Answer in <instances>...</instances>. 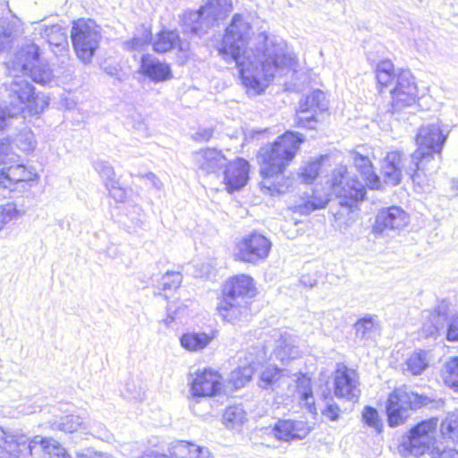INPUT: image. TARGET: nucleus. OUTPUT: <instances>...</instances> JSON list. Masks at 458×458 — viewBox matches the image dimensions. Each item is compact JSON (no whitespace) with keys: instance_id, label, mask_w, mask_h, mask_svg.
I'll list each match as a JSON object with an SVG mask.
<instances>
[{"instance_id":"24","label":"nucleus","mask_w":458,"mask_h":458,"mask_svg":"<svg viewBox=\"0 0 458 458\" xmlns=\"http://www.w3.org/2000/svg\"><path fill=\"white\" fill-rule=\"evenodd\" d=\"M140 71L143 75L156 83L172 78L170 66L150 55H142Z\"/></svg>"},{"instance_id":"19","label":"nucleus","mask_w":458,"mask_h":458,"mask_svg":"<svg viewBox=\"0 0 458 458\" xmlns=\"http://www.w3.org/2000/svg\"><path fill=\"white\" fill-rule=\"evenodd\" d=\"M217 310L224 320L232 324L248 321L250 317L249 301L231 296H223L217 305Z\"/></svg>"},{"instance_id":"52","label":"nucleus","mask_w":458,"mask_h":458,"mask_svg":"<svg viewBox=\"0 0 458 458\" xmlns=\"http://www.w3.org/2000/svg\"><path fill=\"white\" fill-rule=\"evenodd\" d=\"M329 199L327 196H312L310 197L302 207L301 212H312L316 209H320L326 207Z\"/></svg>"},{"instance_id":"18","label":"nucleus","mask_w":458,"mask_h":458,"mask_svg":"<svg viewBox=\"0 0 458 458\" xmlns=\"http://www.w3.org/2000/svg\"><path fill=\"white\" fill-rule=\"evenodd\" d=\"M335 394L349 401L357 399L360 394L359 380L355 370L338 368L335 373Z\"/></svg>"},{"instance_id":"45","label":"nucleus","mask_w":458,"mask_h":458,"mask_svg":"<svg viewBox=\"0 0 458 458\" xmlns=\"http://www.w3.org/2000/svg\"><path fill=\"white\" fill-rule=\"evenodd\" d=\"M195 444L187 441H177L169 446L170 458H190Z\"/></svg>"},{"instance_id":"34","label":"nucleus","mask_w":458,"mask_h":458,"mask_svg":"<svg viewBox=\"0 0 458 458\" xmlns=\"http://www.w3.org/2000/svg\"><path fill=\"white\" fill-rule=\"evenodd\" d=\"M213 340V335L204 332H190L180 338L181 345L190 352H199L207 347Z\"/></svg>"},{"instance_id":"12","label":"nucleus","mask_w":458,"mask_h":458,"mask_svg":"<svg viewBox=\"0 0 458 458\" xmlns=\"http://www.w3.org/2000/svg\"><path fill=\"white\" fill-rule=\"evenodd\" d=\"M11 92L19 100V106L13 108L17 114L27 110L31 115L38 114L48 106V98L44 94H36L35 88L25 80L13 81Z\"/></svg>"},{"instance_id":"26","label":"nucleus","mask_w":458,"mask_h":458,"mask_svg":"<svg viewBox=\"0 0 458 458\" xmlns=\"http://www.w3.org/2000/svg\"><path fill=\"white\" fill-rule=\"evenodd\" d=\"M36 443V439H33L27 445L26 441L21 438H17L16 436L5 431L0 427V450L3 453L2 458H7L5 454L10 457H17L24 451H29L32 454V444Z\"/></svg>"},{"instance_id":"50","label":"nucleus","mask_w":458,"mask_h":458,"mask_svg":"<svg viewBox=\"0 0 458 458\" xmlns=\"http://www.w3.org/2000/svg\"><path fill=\"white\" fill-rule=\"evenodd\" d=\"M441 431L451 438L458 437V414H449L441 423Z\"/></svg>"},{"instance_id":"54","label":"nucleus","mask_w":458,"mask_h":458,"mask_svg":"<svg viewBox=\"0 0 458 458\" xmlns=\"http://www.w3.org/2000/svg\"><path fill=\"white\" fill-rule=\"evenodd\" d=\"M106 188L108 191L110 197L113 198L116 202H123L125 200V190L120 187L118 181L107 182Z\"/></svg>"},{"instance_id":"3","label":"nucleus","mask_w":458,"mask_h":458,"mask_svg":"<svg viewBox=\"0 0 458 458\" xmlns=\"http://www.w3.org/2000/svg\"><path fill=\"white\" fill-rule=\"evenodd\" d=\"M304 138L298 132L286 131L273 143L262 147L258 154L260 165L261 190L269 195L284 193L292 185V179L284 172L294 158Z\"/></svg>"},{"instance_id":"16","label":"nucleus","mask_w":458,"mask_h":458,"mask_svg":"<svg viewBox=\"0 0 458 458\" xmlns=\"http://www.w3.org/2000/svg\"><path fill=\"white\" fill-rule=\"evenodd\" d=\"M327 109V100L325 93L319 89L314 90L300 101L296 123L300 126L314 129L316 123L314 114H312L310 116H304L303 114L310 112L316 113L318 110L325 111Z\"/></svg>"},{"instance_id":"62","label":"nucleus","mask_w":458,"mask_h":458,"mask_svg":"<svg viewBox=\"0 0 458 458\" xmlns=\"http://www.w3.org/2000/svg\"><path fill=\"white\" fill-rule=\"evenodd\" d=\"M317 283H318L317 279L309 275L302 276L299 280L300 285H301L303 288H306V289L313 288L314 286L317 285Z\"/></svg>"},{"instance_id":"41","label":"nucleus","mask_w":458,"mask_h":458,"mask_svg":"<svg viewBox=\"0 0 458 458\" xmlns=\"http://www.w3.org/2000/svg\"><path fill=\"white\" fill-rule=\"evenodd\" d=\"M223 420L227 428H234L246 421V412L239 405L230 406L225 409Z\"/></svg>"},{"instance_id":"38","label":"nucleus","mask_w":458,"mask_h":458,"mask_svg":"<svg viewBox=\"0 0 458 458\" xmlns=\"http://www.w3.org/2000/svg\"><path fill=\"white\" fill-rule=\"evenodd\" d=\"M54 428L66 433L76 431L85 432L88 429L87 423L82 418L77 415H66L62 417L60 421L54 423Z\"/></svg>"},{"instance_id":"15","label":"nucleus","mask_w":458,"mask_h":458,"mask_svg":"<svg viewBox=\"0 0 458 458\" xmlns=\"http://www.w3.org/2000/svg\"><path fill=\"white\" fill-rule=\"evenodd\" d=\"M209 5H203L199 10H187L180 17L185 33L201 37L214 25L215 16L210 14Z\"/></svg>"},{"instance_id":"6","label":"nucleus","mask_w":458,"mask_h":458,"mask_svg":"<svg viewBox=\"0 0 458 458\" xmlns=\"http://www.w3.org/2000/svg\"><path fill=\"white\" fill-rule=\"evenodd\" d=\"M71 39L76 56L89 64L102 39L101 28L93 20L80 19L72 23Z\"/></svg>"},{"instance_id":"57","label":"nucleus","mask_w":458,"mask_h":458,"mask_svg":"<svg viewBox=\"0 0 458 458\" xmlns=\"http://www.w3.org/2000/svg\"><path fill=\"white\" fill-rule=\"evenodd\" d=\"M340 413V407L332 400L328 401L325 408L321 411L322 416L331 421L337 420L339 419Z\"/></svg>"},{"instance_id":"30","label":"nucleus","mask_w":458,"mask_h":458,"mask_svg":"<svg viewBox=\"0 0 458 458\" xmlns=\"http://www.w3.org/2000/svg\"><path fill=\"white\" fill-rule=\"evenodd\" d=\"M355 337L367 341L375 337L380 331V322L376 315H365L354 324Z\"/></svg>"},{"instance_id":"37","label":"nucleus","mask_w":458,"mask_h":458,"mask_svg":"<svg viewBox=\"0 0 458 458\" xmlns=\"http://www.w3.org/2000/svg\"><path fill=\"white\" fill-rule=\"evenodd\" d=\"M440 377L445 386L458 392V357L450 358L444 363Z\"/></svg>"},{"instance_id":"31","label":"nucleus","mask_w":458,"mask_h":458,"mask_svg":"<svg viewBox=\"0 0 458 458\" xmlns=\"http://www.w3.org/2000/svg\"><path fill=\"white\" fill-rule=\"evenodd\" d=\"M21 33V21L17 18L0 21V53L7 50Z\"/></svg>"},{"instance_id":"20","label":"nucleus","mask_w":458,"mask_h":458,"mask_svg":"<svg viewBox=\"0 0 458 458\" xmlns=\"http://www.w3.org/2000/svg\"><path fill=\"white\" fill-rule=\"evenodd\" d=\"M174 48L178 49V58L183 64L191 54L190 43L181 40L177 31H161L153 41V49L157 53H166Z\"/></svg>"},{"instance_id":"64","label":"nucleus","mask_w":458,"mask_h":458,"mask_svg":"<svg viewBox=\"0 0 458 458\" xmlns=\"http://www.w3.org/2000/svg\"><path fill=\"white\" fill-rule=\"evenodd\" d=\"M105 72L113 77H115L118 75V71L115 67H106Z\"/></svg>"},{"instance_id":"8","label":"nucleus","mask_w":458,"mask_h":458,"mask_svg":"<svg viewBox=\"0 0 458 458\" xmlns=\"http://www.w3.org/2000/svg\"><path fill=\"white\" fill-rule=\"evenodd\" d=\"M333 191L339 199V204L348 208L362 200L366 189L362 182L348 176L344 166L338 167L332 174Z\"/></svg>"},{"instance_id":"21","label":"nucleus","mask_w":458,"mask_h":458,"mask_svg":"<svg viewBox=\"0 0 458 458\" xmlns=\"http://www.w3.org/2000/svg\"><path fill=\"white\" fill-rule=\"evenodd\" d=\"M250 165L243 158L228 163L224 171V182L228 191L242 189L249 180Z\"/></svg>"},{"instance_id":"1","label":"nucleus","mask_w":458,"mask_h":458,"mask_svg":"<svg viewBox=\"0 0 458 458\" xmlns=\"http://www.w3.org/2000/svg\"><path fill=\"white\" fill-rule=\"evenodd\" d=\"M251 26L242 15L234 14L225 30L218 53L226 62L237 64L242 85L250 95L261 94L270 81L294 65L281 38L259 33L251 38Z\"/></svg>"},{"instance_id":"44","label":"nucleus","mask_w":458,"mask_h":458,"mask_svg":"<svg viewBox=\"0 0 458 458\" xmlns=\"http://www.w3.org/2000/svg\"><path fill=\"white\" fill-rule=\"evenodd\" d=\"M15 140L17 147L24 153L32 152L37 145L34 133L28 129L21 131Z\"/></svg>"},{"instance_id":"29","label":"nucleus","mask_w":458,"mask_h":458,"mask_svg":"<svg viewBox=\"0 0 458 458\" xmlns=\"http://www.w3.org/2000/svg\"><path fill=\"white\" fill-rule=\"evenodd\" d=\"M274 355L276 360H281L283 363L299 357L300 349L296 344V339L287 333L281 334L280 338L276 342Z\"/></svg>"},{"instance_id":"49","label":"nucleus","mask_w":458,"mask_h":458,"mask_svg":"<svg viewBox=\"0 0 458 458\" xmlns=\"http://www.w3.org/2000/svg\"><path fill=\"white\" fill-rule=\"evenodd\" d=\"M321 164L318 160H313L306 164L300 173L301 181L305 183H311L318 174Z\"/></svg>"},{"instance_id":"51","label":"nucleus","mask_w":458,"mask_h":458,"mask_svg":"<svg viewBox=\"0 0 458 458\" xmlns=\"http://www.w3.org/2000/svg\"><path fill=\"white\" fill-rule=\"evenodd\" d=\"M95 170L98 173L100 177L103 179L105 182V186L107 185L109 182H115V172L114 168L105 161H98L95 163Z\"/></svg>"},{"instance_id":"23","label":"nucleus","mask_w":458,"mask_h":458,"mask_svg":"<svg viewBox=\"0 0 458 458\" xmlns=\"http://www.w3.org/2000/svg\"><path fill=\"white\" fill-rule=\"evenodd\" d=\"M254 292L253 279L249 276L240 275L226 281L223 288V296L248 301L254 295Z\"/></svg>"},{"instance_id":"25","label":"nucleus","mask_w":458,"mask_h":458,"mask_svg":"<svg viewBox=\"0 0 458 458\" xmlns=\"http://www.w3.org/2000/svg\"><path fill=\"white\" fill-rule=\"evenodd\" d=\"M275 437L283 441L303 439L310 428L304 421L292 420H279L273 428Z\"/></svg>"},{"instance_id":"55","label":"nucleus","mask_w":458,"mask_h":458,"mask_svg":"<svg viewBox=\"0 0 458 458\" xmlns=\"http://www.w3.org/2000/svg\"><path fill=\"white\" fill-rule=\"evenodd\" d=\"M17 112L8 107L0 106V131L5 130L12 124V121L16 118Z\"/></svg>"},{"instance_id":"53","label":"nucleus","mask_w":458,"mask_h":458,"mask_svg":"<svg viewBox=\"0 0 458 458\" xmlns=\"http://www.w3.org/2000/svg\"><path fill=\"white\" fill-rule=\"evenodd\" d=\"M164 290L176 289L180 286L182 276L179 272H167L162 278Z\"/></svg>"},{"instance_id":"36","label":"nucleus","mask_w":458,"mask_h":458,"mask_svg":"<svg viewBox=\"0 0 458 458\" xmlns=\"http://www.w3.org/2000/svg\"><path fill=\"white\" fill-rule=\"evenodd\" d=\"M296 389L300 399L309 409L310 412L316 413L315 400L313 397L310 378L305 375L297 377Z\"/></svg>"},{"instance_id":"28","label":"nucleus","mask_w":458,"mask_h":458,"mask_svg":"<svg viewBox=\"0 0 458 458\" xmlns=\"http://www.w3.org/2000/svg\"><path fill=\"white\" fill-rule=\"evenodd\" d=\"M351 157L355 167L366 181L367 186L371 189H377L380 185L379 177L374 172L369 158L358 150L352 151Z\"/></svg>"},{"instance_id":"61","label":"nucleus","mask_w":458,"mask_h":458,"mask_svg":"<svg viewBox=\"0 0 458 458\" xmlns=\"http://www.w3.org/2000/svg\"><path fill=\"white\" fill-rule=\"evenodd\" d=\"M141 178L149 182L151 186L157 190H160L163 187L162 182L157 178V176L153 173H147L145 174L140 175Z\"/></svg>"},{"instance_id":"4","label":"nucleus","mask_w":458,"mask_h":458,"mask_svg":"<svg viewBox=\"0 0 458 458\" xmlns=\"http://www.w3.org/2000/svg\"><path fill=\"white\" fill-rule=\"evenodd\" d=\"M7 68L14 73L29 76L38 84H47L52 81L53 72L49 65L39 61L38 47L34 43L27 44L6 62Z\"/></svg>"},{"instance_id":"43","label":"nucleus","mask_w":458,"mask_h":458,"mask_svg":"<svg viewBox=\"0 0 458 458\" xmlns=\"http://www.w3.org/2000/svg\"><path fill=\"white\" fill-rule=\"evenodd\" d=\"M362 422L369 428L374 429L377 433L383 430V421L377 409L371 406H365L361 412Z\"/></svg>"},{"instance_id":"27","label":"nucleus","mask_w":458,"mask_h":458,"mask_svg":"<svg viewBox=\"0 0 458 458\" xmlns=\"http://www.w3.org/2000/svg\"><path fill=\"white\" fill-rule=\"evenodd\" d=\"M432 360L433 354L430 350L416 349L407 357L403 373L411 376L421 375Z\"/></svg>"},{"instance_id":"42","label":"nucleus","mask_w":458,"mask_h":458,"mask_svg":"<svg viewBox=\"0 0 458 458\" xmlns=\"http://www.w3.org/2000/svg\"><path fill=\"white\" fill-rule=\"evenodd\" d=\"M24 215V212L18 209L14 202H7L0 205V230L7 224L16 221Z\"/></svg>"},{"instance_id":"47","label":"nucleus","mask_w":458,"mask_h":458,"mask_svg":"<svg viewBox=\"0 0 458 458\" xmlns=\"http://www.w3.org/2000/svg\"><path fill=\"white\" fill-rule=\"evenodd\" d=\"M150 31L145 30L140 37L124 41L123 47L127 51H141L150 42Z\"/></svg>"},{"instance_id":"60","label":"nucleus","mask_w":458,"mask_h":458,"mask_svg":"<svg viewBox=\"0 0 458 458\" xmlns=\"http://www.w3.org/2000/svg\"><path fill=\"white\" fill-rule=\"evenodd\" d=\"M213 129L212 128H203L199 129L194 136V139L199 141H208L213 136Z\"/></svg>"},{"instance_id":"17","label":"nucleus","mask_w":458,"mask_h":458,"mask_svg":"<svg viewBox=\"0 0 458 458\" xmlns=\"http://www.w3.org/2000/svg\"><path fill=\"white\" fill-rule=\"evenodd\" d=\"M192 158L198 170L205 174H217L228 164L225 156L216 148L199 149L193 153Z\"/></svg>"},{"instance_id":"13","label":"nucleus","mask_w":458,"mask_h":458,"mask_svg":"<svg viewBox=\"0 0 458 458\" xmlns=\"http://www.w3.org/2000/svg\"><path fill=\"white\" fill-rule=\"evenodd\" d=\"M190 385L191 406L194 410V406L199 403V398L212 397L221 391L222 377L216 370L209 368L204 369L191 375Z\"/></svg>"},{"instance_id":"63","label":"nucleus","mask_w":458,"mask_h":458,"mask_svg":"<svg viewBox=\"0 0 458 458\" xmlns=\"http://www.w3.org/2000/svg\"><path fill=\"white\" fill-rule=\"evenodd\" d=\"M87 458H114V456L105 454V453H94L90 454Z\"/></svg>"},{"instance_id":"5","label":"nucleus","mask_w":458,"mask_h":458,"mask_svg":"<svg viewBox=\"0 0 458 458\" xmlns=\"http://www.w3.org/2000/svg\"><path fill=\"white\" fill-rule=\"evenodd\" d=\"M428 403V398L403 386L395 388L389 395L386 404L388 425L392 428L405 423L411 411Z\"/></svg>"},{"instance_id":"10","label":"nucleus","mask_w":458,"mask_h":458,"mask_svg":"<svg viewBox=\"0 0 458 458\" xmlns=\"http://www.w3.org/2000/svg\"><path fill=\"white\" fill-rule=\"evenodd\" d=\"M391 110L399 114L405 109H415L418 98V89L414 78L409 71H401L396 78L394 87L390 90Z\"/></svg>"},{"instance_id":"9","label":"nucleus","mask_w":458,"mask_h":458,"mask_svg":"<svg viewBox=\"0 0 458 458\" xmlns=\"http://www.w3.org/2000/svg\"><path fill=\"white\" fill-rule=\"evenodd\" d=\"M423 318L421 334L425 337L445 334L447 341H458V316L448 318L445 310L437 308L433 311H426Z\"/></svg>"},{"instance_id":"39","label":"nucleus","mask_w":458,"mask_h":458,"mask_svg":"<svg viewBox=\"0 0 458 458\" xmlns=\"http://www.w3.org/2000/svg\"><path fill=\"white\" fill-rule=\"evenodd\" d=\"M376 73L381 87H389L393 83L395 85L398 74L394 72V64L389 60L381 61L377 66Z\"/></svg>"},{"instance_id":"59","label":"nucleus","mask_w":458,"mask_h":458,"mask_svg":"<svg viewBox=\"0 0 458 458\" xmlns=\"http://www.w3.org/2000/svg\"><path fill=\"white\" fill-rule=\"evenodd\" d=\"M190 458H213L208 448L195 445Z\"/></svg>"},{"instance_id":"40","label":"nucleus","mask_w":458,"mask_h":458,"mask_svg":"<svg viewBox=\"0 0 458 458\" xmlns=\"http://www.w3.org/2000/svg\"><path fill=\"white\" fill-rule=\"evenodd\" d=\"M254 361L240 366L231 373V383L236 388L243 387L251 379L254 373Z\"/></svg>"},{"instance_id":"2","label":"nucleus","mask_w":458,"mask_h":458,"mask_svg":"<svg viewBox=\"0 0 458 458\" xmlns=\"http://www.w3.org/2000/svg\"><path fill=\"white\" fill-rule=\"evenodd\" d=\"M446 140L437 123L422 125L416 135L417 148L408 157L400 151L387 153L382 165L385 182L395 186L403 174L410 176L414 185L423 192L430 190L433 176L440 168L442 149Z\"/></svg>"},{"instance_id":"14","label":"nucleus","mask_w":458,"mask_h":458,"mask_svg":"<svg viewBox=\"0 0 458 458\" xmlns=\"http://www.w3.org/2000/svg\"><path fill=\"white\" fill-rule=\"evenodd\" d=\"M409 221L408 214L400 207L392 206L382 208L376 216L373 233L376 234L399 233L408 225Z\"/></svg>"},{"instance_id":"7","label":"nucleus","mask_w":458,"mask_h":458,"mask_svg":"<svg viewBox=\"0 0 458 458\" xmlns=\"http://www.w3.org/2000/svg\"><path fill=\"white\" fill-rule=\"evenodd\" d=\"M437 420L431 419L424 420L410 431V435L403 438L399 446V453L404 458L420 456L428 450L435 439Z\"/></svg>"},{"instance_id":"33","label":"nucleus","mask_w":458,"mask_h":458,"mask_svg":"<svg viewBox=\"0 0 458 458\" xmlns=\"http://www.w3.org/2000/svg\"><path fill=\"white\" fill-rule=\"evenodd\" d=\"M36 437V443L32 444L35 446L33 450L38 449L40 451L41 458H71L66 453L65 449L55 440L52 438H40Z\"/></svg>"},{"instance_id":"32","label":"nucleus","mask_w":458,"mask_h":458,"mask_svg":"<svg viewBox=\"0 0 458 458\" xmlns=\"http://www.w3.org/2000/svg\"><path fill=\"white\" fill-rule=\"evenodd\" d=\"M288 377L286 370L278 367L267 364L262 368L259 386L262 389L274 391L279 382Z\"/></svg>"},{"instance_id":"58","label":"nucleus","mask_w":458,"mask_h":458,"mask_svg":"<svg viewBox=\"0 0 458 458\" xmlns=\"http://www.w3.org/2000/svg\"><path fill=\"white\" fill-rule=\"evenodd\" d=\"M13 154L11 142L7 139L0 140V165L9 160Z\"/></svg>"},{"instance_id":"35","label":"nucleus","mask_w":458,"mask_h":458,"mask_svg":"<svg viewBox=\"0 0 458 458\" xmlns=\"http://www.w3.org/2000/svg\"><path fill=\"white\" fill-rule=\"evenodd\" d=\"M39 33L49 45L55 47H64L67 45V33L66 30L59 24H53L50 26L41 25L38 28Z\"/></svg>"},{"instance_id":"56","label":"nucleus","mask_w":458,"mask_h":458,"mask_svg":"<svg viewBox=\"0 0 458 458\" xmlns=\"http://www.w3.org/2000/svg\"><path fill=\"white\" fill-rule=\"evenodd\" d=\"M430 454L431 458H458V450L448 446H436Z\"/></svg>"},{"instance_id":"46","label":"nucleus","mask_w":458,"mask_h":458,"mask_svg":"<svg viewBox=\"0 0 458 458\" xmlns=\"http://www.w3.org/2000/svg\"><path fill=\"white\" fill-rule=\"evenodd\" d=\"M164 451V446L158 438L153 437L148 440V446L144 450L142 455L138 458H170Z\"/></svg>"},{"instance_id":"22","label":"nucleus","mask_w":458,"mask_h":458,"mask_svg":"<svg viewBox=\"0 0 458 458\" xmlns=\"http://www.w3.org/2000/svg\"><path fill=\"white\" fill-rule=\"evenodd\" d=\"M37 178L38 174L35 169L24 165L19 164L0 170V185L11 191H13L19 183L33 182Z\"/></svg>"},{"instance_id":"48","label":"nucleus","mask_w":458,"mask_h":458,"mask_svg":"<svg viewBox=\"0 0 458 458\" xmlns=\"http://www.w3.org/2000/svg\"><path fill=\"white\" fill-rule=\"evenodd\" d=\"M205 5L211 7L210 14L215 16V21H216L221 15L231 11L232 0H208Z\"/></svg>"},{"instance_id":"11","label":"nucleus","mask_w":458,"mask_h":458,"mask_svg":"<svg viewBox=\"0 0 458 458\" xmlns=\"http://www.w3.org/2000/svg\"><path fill=\"white\" fill-rule=\"evenodd\" d=\"M271 247L272 243L268 238L253 232L237 242L235 257L240 261L258 265L267 259Z\"/></svg>"}]
</instances>
